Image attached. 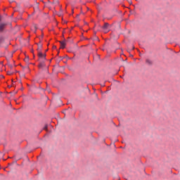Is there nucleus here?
<instances>
[{"mask_svg":"<svg viewBox=\"0 0 180 180\" xmlns=\"http://www.w3.org/2000/svg\"><path fill=\"white\" fill-rule=\"evenodd\" d=\"M38 56H39V61H41V62L46 61V53L39 52Z\"/></svg>","mask_w":180,"mask_h":180,"instance_id":"1","label":"nucleus"},{"mask_svg":"<svg viewBox=\"0 0 180 180\" xmlns=\"http://www.w3.org/2000/svg\"><path fill=\"white\" fill-rule=\"evenodd\" d=\"M103 30L104 33H108L109 32V24L108 23H105L104 26L103 27Z\"/></svg>","mask_w":180,"mask_h":180,"instance_id":"2","label":"nucleus"},{"mask_svg":"<svg viewBox=\"0 0 180 180\" xmlns=\"http://www.w3.org/2000/svg\"><path fill=\"white\" fill-rule=\"evenodd\" d=\"M5 27H6V23L1 22L0 23V33H2L4 30H5Z\"/></svg>","mask_w":180,"mask_h":180,"instance_id":"3","label":"nucleus"},{"mask_svg":"<svg viewBox=\"0 0 180 180\" xmlns=\"http://www.w3.org/2000/svg\"><path fill=\"white\" fill-rule=\"evenodd\" d=\"M67 41L63 40V41H60V49H65V43Z\"/></svg>","mask_w":180,"mask_h":180,"instance_id":"4","label":"nucleus"},{"mask_svg":"<svg viewBox=\"0 0 180 180\" xmlns=\"http://www.w3.org/2000/svg\"><path fill=\"white\" fill-rule=\"evenodd\" d=\"M31 30H32L34 33H36V30H37V25H36V24H34L31 27Z\"/></svg>","mask_w":180,"mask_h":180,"instance_id":"5","label":"nucleus"},{"mask_svg":"<svg viewBox=\"0 0 180 180\" xmlns=\"http://www.w3.org/2000/svg\"><path fill=\"white\" fill-rule=\"evenodd\" d=\"M46 66V64H44V62L39 61V64L38 65L39 68H43Z\"/></svg>","mask_w":180,"mask_h":180,"instance_id":"6","label":"nucleus"},{"mask_svg":"<svg viewBox=\"0 0 180 180\" xmlns=\"http://www.w3.org/2000/svg\"><path fill=\"white\" fill-rule=\"evenodd\" d=\"M146 64H148L149 65L153 64V62H151V60H146Z\"/></svg>","mask_w":180,"mask_h":180,"instance_id":"7","label":"nucleus"},{"mask_svg":"<svg viewBox=\"0 0 180 180\" xmlns=\"http://www.w3.org/2000/svg\"><path fill=\"white\" fill-rule=\"evenodd\" d=\"M8 65L9 68H13V66L11 64L8 63Z\"/></svg>","mask_w":180,"mask_h":180,"instance_id":"8","label":"nucleus"},{"mask_svg":"<svg viewBox=\"0 0 180 180\" xmlns=\"http://www.w3.org/2000/svg\"><path fill=\"white\" fill-rule=\"evenodd\" d=\"M8 75H12V72H8Z\"/></svg>","mask_w":180,"mask_h":180,"instance_id":"9","label":"nucleus"},{"mask_svg":"<svg viewBox=\"0 0 180 180\" xmlns=\"http://www.w3.org/2000/svg\"><path fill=\"white\" fill-rule=\"evenodd\" d=\"M25 61H29V58H27L25 59Z\"/></svg>","mask_w":180,"mask_h":180,"instance_id":"10","label":"nucleus"},{"mask_svg":"<svg viewBox=\"0 0 180 180\" xmlns=\"http://www.w3.org/2000/svg\"><path fill=\"white\" fill-rule=\"evenodd\" d=\"M39 49H41V45H39Z\"/></svg>","mask_w":180,"mask_h":180,"instance_id":"11","label":"nucleus"},{"mask_svg":"<svg viewBox=\"0 0 180 180\" xmlns=\"http://www.w3.org/2000/svg\"><path fill=\"white\" fill-rule=\"evenodd\" d=\"M57 48V46H53V49H56Z\"/></svg>","mask_w":180,"mask_h":180,"instance_id":"12","label":"nucleus"},{"mask_svg":"<svg viewBox=\"0 0 180 180\" xmlns=\"http://www.w3.org/2000/svg\"><path fill=\"white\" fill-rule=\"evenodd\" d=\"M44 129H47V127H45Z\"/></svg>","mask_w":180,"mask_h":180,"instance_id":"13","label":"nucleus"}]
</instances>
